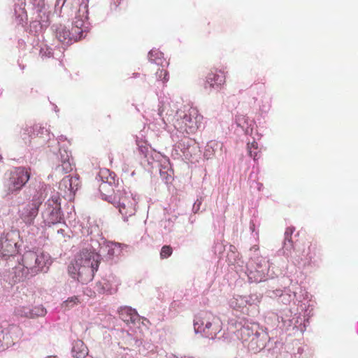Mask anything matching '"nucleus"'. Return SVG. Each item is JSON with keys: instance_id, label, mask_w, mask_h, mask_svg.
<instances>
[{"instance_id": "obj_1", "label": "nucleus", "mask_w": 358, "mask_h": 358, "mask_svg": "<svg viewBox=\"0 0 358 358\" xmlns=\"http://www.w3.org/2000/svg\"><path fill=\"white\" fill-rule=\"evenodd\" d=\"M100 261L99 255L90 250L83 249L77 255L75 262L69 266V273L80 282L87 283L92 280Z\"/></svg>"}, {"instance_id": "obj_2", "label": "nucleus", "mask_w": 358, "mask_h": 358, "mask_svg": "<svg viewBox=\"0 0 358 358\" xmlns=\"http://www.w3.org/2000/svg\"><path fill=\"white\" fill-rule=\"evenodd\" d=\"M169 106H163L159 114L162 117L164 123L173 122L174 127L181 132L194 134L199 128L202 120V116L195 108H190L187 111L179 110L176 112V117H173V111L169 113Z\"/></svg>"}, {"instance_id": "obj_3", "label": "nucleus", "mask_w": 358, "mask_h": 358, "mask_svg": "<svg viewBox=\"0 0 358 358\" xmlns=\"http://www.w3.org/2000/svg\"><path fill=\"white\" fill-rule=\"evenodd\" d=\"M113 190L112 185L108 182H103L99 186L103 198L117 208L124 220H127L129 217L135 215L137 202L131 194L124 190L118 189L113 194H109Z\"/></svg>"}, {"instance_id": "obj_4", "label": "nucleus", "mask_w": 358, "mask_h": 358, "mask_svg": "<svg viewBox=\"0 0 358 358\" xmlns=\"http://www.w3.org/2000/svg\"><path fill=\"white\" fill-rule=\"evenodd\" d=\"M30 178V172L23 166L15 168L5 178L2 187L3 196L17 194Z\"/></svg>"}, {"instance_id": "obj_5", "label": "nucleus", "mask_w": 358, "mask_h": 358, "mask_svg": "<svg viewBox=\"0 0 358 358\" xmlns=\"http://www.w3.org/2000/svg\"><path fill=\"white\" fill-rule=\"evenodd\" d=\"M194 328L204 337L213 338L221 331L220 320L211 313L206 312L196 317Z\"/></svg>"}, {"instance_id": "obj_6", "label": "nucleus", "mask_w": 358, "mask_h": 358, "mask_svg": "<svg viewBox=\"0 0 358 358\" xmlns=\"http://www.w3.org/2000/svg\"><path fill=\"white\" fill-rule=\"evenodd\" d=\"M50 259L48 254L43 251H27L22 256V264L34 273L43 270Z\"/></svg>"}, {"instance_id": "obj_7", "label": "nucleus", "mask_w": 358, "mask_h": 358, "mask_svg": "<svg viewBox=\"0 0 358 358\" xmlns=\"http://www.w3.org/2000/svg\"><path fill=\"white\" fill-rule=\"evenodd\" d=\"M241 338L248 349L255 352L260 351L265 347V336L258 332L253 334L248 327L241 329Z\"/></svg>"}, {"instance_id": "obj_8", "label": "nucleus", "mask_w": 358, "mask_h": 358, "mask_svg": "<svg viewBox=\"0 0 358 358\" xmlns=\"http://www.w3.org/2000/svg\"><path fill=\"white\" fill-rule=\"evenodd\" d=\"M42 201L39 199L33 198L31 201L27 203L18 211L19 217L27 225L34 224V220L38 215L39 207Z\"/></svg>"}, {"instance_id": "obj_9", "label": "nucleus", "mask_w": 358, "mask_h": 358, "mask_svg": "<svg viewBox=\"0 0 358 358\" xmlns=\"http://www.w3.org/2000/svg\"><path fill=\"white\" fill-rule=\"evenodd\" d=\"M320 256L321 249L317 241L313 239L307 241L304 244V248L301 251V255H299L298 258L295 259L294 264L299 265L303 261L309 263L320 257Z\"/></svg>"}, {"instance_id": "obj_10", "label": "nucleus", "mask_w": 358, "mask_h": 358, "mask_svg": "<svg viewBox=\"0 0 358 358\" xmlns=\"http://www.w3.org/2000/svg\"><path fill=\"white\" fill-rule=\"evenodd\" d=\"M226 83V73L222 70L211 71L206 77V84L211 88H220Z\"/></svg>"}, {"instance_id": "obj_11", "label": "nucleus", "mask_w": 358, "mask_h": 358, "mask_svg": "<svg viewBox=\"0 0 358 358\" xmlns=\"http://www.w3.org/2000/svg\"><path fill=\"white\" fill-rule=\"evenodd\" d=\"M119 315L120 317L127 323L134 322L138 317V313L136 310L128 306L120 308Z\"/></svg>"}, {"instance_id": "obj_12", "label": "nucleus", "mask_w": 358, "mask_h": 358, "mask_svg": "<svg viewBox=\"0 0 358 358\" xmlns=\"http://www.w3.org/2000/svg\"><path fill=\"white\" fill-rule=\"evenodd\" d=\"M71 31L65 26L59 25L55 30V36L57 38L64 44L71 43L72 38L71 37Z\"/></svg>"}, {"instance_id": "obj_13", "label": "nucleus", "mask_w": 358, "mask_h": 358, "mask_svg": "<svg viewBox=\"0 0 358 358\" xmlns=\"http://www.w3.org/2000/svg\"><path fill=\"white\" fill-rule=\"evenodd\" d=\"M72 354L76 358H85L88 354V348L82 341H77L73 344Z\"/></svg>"}, {"instance_id": "obj_14", "label": "nucleus", "mask_w": 358, "mask_h": 358, "mask_svg": "<svg viewBox=\"0 0 358 358\" xmlns=\"http://www.w3.org/2000/svg\"><path fill=\"white\" fill-rule=\"evenodd\" d=\"M46 313V310L43 307H36L33 310L27 313H20V310H17V314L20 316L24 317H35V316H43Z\"/></svg>"}, {"instance_id": "obj_15", "label": "nucleus", "mask_w": 358, "mask_h": 358, "mask_svg": "<svg viewBox=\"0 0 358 358\" xmlns=\"http://www.w3.org/2000/svg\"><path fill=\"white\" fill-rule=\"evenodd\" d=\"M247 149L249 155L252 157L254 160H257L259 157L258 143L255 141H253L252 143H248Z\"/></svg>"}, {"instance_id": "obj_16", "label": "nucleus", "mask_w": 358, "mask_h": 358, "mask_svg": "<svg viewBox=\"0 0 358 358\" xmlns=\"http://www.w3.org/2000/svg\"><path fill=\"white\" fill-rule=\"evenodd\" d=\"M87 6H84V10L83 12V15L76 16L72 25H73L80 29H83L85 21L87 18Z\"/></svg>"}, {"instance_id": "obj_17", "label": "nucleus", "mask_w": 358, "mask_h": 358, "mask_svg": "<svg viewBox=\"0 0 358 358\" xmlns=\"http://www.w3.org/2000/svg\"><path fill=\"white\" fill-rule=\"evenodd\" d=\"M57 170L62 174L70 173L73 170V164L69 158L62 160V164L58 166Z\"/></svg>"}, {"instance_id": "obj_18", "label": "nucleus", "mask_w": 358, "mask_h": 358, "mask_svg": "<svg viewBox=\"0 0 358 358\" xmlns=\"http://www.w3.org/2000/svg\"><path fill=\"white\" fill-rule=\"evenodd\" d=\"M80 303V301L79 298L76 296H73L68 298L65 301H64L62 306L65 310H66L73 308Z\"/></svg>"}, {"instance_id": "obj_19", "label": "nucleus", "mask_w": 358, "mask_h": 358, "mask_svg": "<svg viewBox=\"0 0 358 358\" xmlns=\"http://www.w3.org/2000/svg\"><path fill=\"white\" fill-rule=\"evenodd\" d=\"M71 31V37L73 42L78 41L83 37V29H80L73 25H72Z\"/></svg>"}, {"instance_id": "obj_20", "label": "nucleus", "mask_w": 358, "mask_h": 358, "mask_svg": "<svg viewBox=\"0 0 358 358\" xmlns=\"http://www.w3.org/2000/svg\"><path fill=\"white\" fill-rule=\"evenodd\" d=\"M264 80V78L261 79V80H255L254 83L251 85V87L253 89L254 91H256L258 92H262L264 91L265 89V83L263 82Z\"/></svg>"}, {"instance_id": "obj_21", "label": "nucleus", "mask_w": 358, "mask_h": 358, "mask_svg": "<svg viewBox=\"0 0 358 358\" xmlns=\"http://www.w3.org/2000/svg\"><path fill=\"white\" fill-rule=\"evenodd\" d=\"M173 253V248L170 245H164L160 251V258L166 259Z\"/></svg>"}, {"instance_id": "obj_22", "label": "nucleus", "mask_w": 358, "mask_h": 358, "mask_svg": "<svg viewBox=\"0 0 358 358\" xmlns=\"http://www.w3.org/2000/svg\"><path fill=\"white\" fill-rule=\"evenodd\" d=\"M156 76L159 80H162L164 83L169 80V73L164 69H159L156 72Z\"/></svg>"}, {"instance_id": "obj_23", "label": "nucleus", "mask_w": 358, "mask_h": 358, "mask_svg": "<svg viewBox=\"0 0 358 358\" xmlns=\"http://www.w3.org/2000/svg\"><path fill=\"white\" fill-rule=\"evenodd\" d=\"M120 251V245L118 243H112L108 245V254L110 256L116 255L117 252Z\"/></svg>"}, {"instance_id": "obj_24", "label": "nucleus", "mask_w": 358, "mask_h": 358, "mask_svg": "<svg viewBox=\"0 0 358 358\" xmlns=\"http://www.w3.org/2000/svg\"><path fill=\"white\" fill-rule=\"evenodd\" d=\"M294 232V228L292 227H288L286 229L285 232V241L284 244L286 245L287 242H289L291 245L292 246V234Z\"/></svg>"}, {"instance_id": "obj_25", "label": "nucleus", "mask_w": 358, "mask_h": 358, "mask_svg": "<svg viewBox=\"0 0 358 358\" xmlns=\"http://www.w3.org/2000/svg\"><path fill=\"white\" fill-rule=\"evenodd\" d=\"M41 129V127L38 126V125H34V127H31V126H29V127H27L24 129V135L27 134L29 136L31 137L32 136L35 135L34 134V131H35V129Z\"/></svg>"}, {"instance_id": "obj_26", "label": "nucleus", "mask_w": 358, "mask_h": 358, "mask_svg": "<svg viewBox=\"0 0 358 358\" xmlns=\"http://www.w3.org/2000/svg\"><path fill=\"white\" fill-rule=\"evenodd\" d=\"M55 212L52 211V213L51 215L52 217V219L51 220V222L52 224L59 222L60 220H61V216H60V213H59V208L55 209Z\"/></svg>"}, {"instance_id": "obj_27", "label": "nucleus", "mask_w": 358, "mask_h": 358, "mask_svg": "<svg viewBox=\"0 0 358 358\" xmlns=\"http://www.w3.org/2000/svg\"><path fill=\"white\" fill-rule=\"evenodd\" d=\"M71 180H72V177H71L70 176H67L66 177H64L62 181H61V185H64L66 187H67V185H69V189H72V187H71Z\"/></svg>"}, {"instance_id": "obj_28", "label": "nucleus", "mask_w": 358, "mask_h": 358, "mask_svg": "<svg viewBox=\"0 0 358 358\" xmlns=\"http://www.w3.org/2000/svg\"><path fill=\"white\" fill-rule=\"evenodd\" d=\"M5 338V334L3 330H0V351L4 348L3 340Z\"/></svg>"}, {"instance_id": "obj_29", "label": "nucleus", "mask_w": 358, "mask_h": 358, "mask_svg": "<svg viewBox=\"0 0 358 358\" xmlns=\"http://www.w3.org/2000/svg\"><path fill=\"white\" fill-rule=\"evenodd\" d=\"M113 1L114 4L116 6H120L122 3V0H113Z\"/></svg>"}, {"instance_id": "obj_30", "label": "nucleus", "mask_w": 358, "mask_h": 358, "mask_svg": "<svg viewBox=\"0 0 358 358\" xmlns=\"http://www.w3.org/2000/svg\"><path fill=\"white\" fill-rule=\"evenodd\" d=\"M48 358H52V357H48Z\"/></svg>"}, {"instance_id": "obj_31", "label": "nucleus", "mask_w": 358, "mask_h": 358, "mask_svg": "<svg viewBox=\"0 0 358 358\" xmlns=\"http://www.w3.org/2000/svg\"><path fill=\"white\" fill-rule=\"evenodd\" d=\"M48 358H52V357H48Z\"/></svg>"}]
</instances>
